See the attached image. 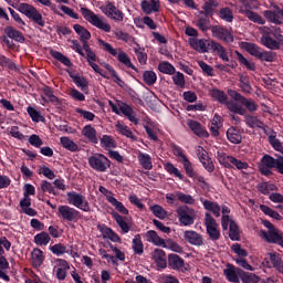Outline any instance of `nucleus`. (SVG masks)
<instances>
[{
    "mask_svg": "<svg viewBox=\"0 0 283 283\" xmlns=\"http://www.w3.org/2000/svg\"><path fill=\"white\" fill-rule=\"evenodd\" d=\"M27 112L31 118V120H33V123H41V120H45L44 117L41 116V112L36 111V108L29 106L27 108Z\"/></svg>",
    "mask_w": 283,
    "mask_h": 283,
    "instance_id": "nucleus-61",
    "label": "nucleus"
},
{
    "mask_svg": "<svg viewBox=\"0 0 283 283\" xmlns=\"http://www.w3.org/2000/svg\"><path fill=\"white\" fill-rule=\"evenodd\" d=\"M143 78L146 85H149V86L155 85L156 81H158V76L154 71H145L143 73Z\"/></svg>",
    "mask_w": 283,
    "mask_h": 283,
    "instance_id": "nucleus-59",
    "label": "nucleus"
},
{
    "mask_svg": "<svg viewBox=\"0 0 283 283\" xmlns=\"http://www.w3.org/2000/svg\"><path fill=\"white\" fill-rule=\"evenodd\" d=\"M83 136L93 143V145H98V137H96V128L92 127V125H86L82 129Z\"/></svg>",
    "mask_w": 283,
    "mask_h": 283,
    "instance_id": "nucleus-29",
    "label": "nucleus"
},
{
    "mask_svg": "<svg viewBox=\"0 0 283 283\" xmlns=\"http://www.w3.org/2000/svg\"><path fill=\"white\" fill-rule=\"evenodd\" d=\"M150 211L154 213V217L159 220H165V218H167V210L159 205L150 206Z\"/></svg>",
    "mask_w": 283,
    "mask_h": 283,
    "instance_id": "nucleus-58",
    "label": "nucleus"
},
{
    "mask_svg": "<svg viewBox=\"0 0 283 283\" xmlns=\"http://www.w3.org/2000/svg\"><path fill=\"white\" fill-rule=\"evenodd\" d=\"M168 266L172 269V271H180L185 266V259L178 254H169Z\"/></svg>",
    "mask_w": 283,
    "mask_h": 283,
    "instance_id": "nucleus-23",
    "label": "nucleus"
},
{
    "mask_svg": "<svg viewBox=\"0 0 283 283\" xmlns=\"http://www.w3.org/2000/svg\"><path fill=\"white\" fill-rule=\"evenodd\" d=\"M98 231L102 233L104 239L111 240V242H122L120 235H118V233H116L115 231H113L112 228L102 224V226H97Z\"/></svg>",
    "mask_w": 283,
    "mask_h": 283,
    "instance_id": "nucleus-21",
    "label": "nucleus"
},
{
    "mask_svg": "<svg viewBox=\"0 0 283 283\" xmlns=\"http://www.w3.org/2000/svg\"><path fill=\"white\" fill-rule=\"evenodd\" d=\"M261 43L268 50H280V45H283V35L279 32H264L261 36Z\"/></svg>",
    "mask_w": 283,
    "mask_h": 283,
    "instance_id": "nucleus-8",
    "label": "nucleus"
},
{
    "mask_svg": "<svg viewBox=\"0 0 283 283\" xmlns=\"http://www.w3.org/2000/svg\"><path fill=\"white\" fill-rule=\"evenodd\" d=\"M31 260L34 269H39L43 265L45 261V256L43 255V251L39 248L33 249L31 253Z\"/></svg>",
    "mask_w": 283,
    "mask_h": 283,
    "instance_id": "nucleus-27",
    "label": "nucleus"
},
{
    "mask_svg": "<svg viewBox=\"0 0 283 283\" xmlns=\"http://www.w3.org/2000/svg\"><path fill=\"white\" fill-rule=\"evenodd\" d=\"M205 227H206V233L209 235L210 240L212 242H218L220 240V226L218 224V221L211 216L210 212L205 213Z\"/></svg>",
    "mask_w": 283,
    "mask_h": 283,
    "instance_id": "nucleus-7",
    "label": "nucleus"
},
{
    "mask_svg": "<svg viewBox=\"0 0 283 283\" xmlns=\"http://www.w3.org/2000/svg\"><path fill=\"white\" fill-rule=\"evenodd\" d=\"M80 12L82 13V17L85 19V21L91 23V25H94V28H98V30H103L104 32H112V25H109V23L103 22V20H101V18H98L94 11L82 7Z\"/></svg>",
    "mask_w": 283,
    "mask_h": 283,
    "instance_id": "nucleus-5",
    "label": "nucleus"
},
{
    "mask_svg": "<svg viewBox=\"0 0 283 283\" xmlns=\"http://www.w3.org/2000/svg\"><path fill=\"white\" fill-rule=\"evenodd\" d=\"M187 125L189 129H191V132L195 134V136H198L199 138H209V133L207 129H205L200 122L190 119L187 122Z\"/></svg>",
    "mask_w": 283,
    "mask_h": 283,
    "instance_id": "nucleus-20",
    "label": "nucleus"
},
{
    "mask_svg": "<svg viewBox=\"0 0 283 283\" xmlns=\"http://www.w3.org/2000/svg\"><path fill=\"white\" fill-rule=\"evenodd\" d=\"M73 83L76 85V87H80V90H82V92L87 93V91L90 90V82H87V78H85L84 76H80L76 74H70Z\"/></svg>",
    "mask_w": 283,
    "mask_h": 283,
    "instance_id": "nucleus-28",
    "label": "nucleus"
},
{
    "mask_svg": "<svg viewBox=\"0 0 283 283\" xmlns=\"http://www.w3.org/2000/svg\"><path fill=\"white\" fill-rule=\"evenodd\" d=\"M195 25L201 32H209V30H211V32L213 31V25H211V18L207 15H199L195 22Z\"/></svg>",
    "mask_w": 283,
    "mask_h": 283,
    "instance_id": "nucleus-22",
    "label": "nucleus"
},
{
    "mask_svg": "<svg viewBox=\"0 0 283 283\" xmlns=\"http://www.w3.org/2000/svg\"><path fill=\"white\" fill-rule=\"evenodd\" d=\"M112 218L115 220V222H117L118 227L122 230V233H127L130 229L129 223H127V221H125V218H123V216H120L118 212L114 211L111 213Z\"/></svg>",
    "mask_w": 283,
    "mask_h": 283,
    "instance_id": "nucleus-32",
    "label": "nucleus"
},
{
    "mask_svg": "<svg viewBox=\"0 0 283 283\" xmlns=\"http://www.w3.org/2000/svg\"><path fill=\"white\" fill-rule=\"evenodd\" d=\"M73 29L76 32V34H78L81 42L90 41V39H92V33H90V31L85 29L83 25L74 24Z\"/></svg>",
    "mask_w": 283,
    "mask_h": 283,
    "instance_id": "nucleus-40",
    "label": "nucleus"
},
{
    "mask_svg": "<svg viewBox=\"0 0 283 283\" xmlns=\"http://www.w3.org/2000/svg\"><path fill=\"white\" fill-rule=\"evenodd\" d=\"M132 249L135 255H143L145 253V244H143V238L140 234H136L134 237Z\"/></svg>",
    "mask_w": 283,
    "mask_h": 283,
    "instance_id": "nucleus-31",
    "label": "nucleus"
},
{
    "mask_svg": "<svg viewBox=\"0 0 283 283\" xmlns=\"http://www.w3.org/2000/svg\"><path fill=\"white\" fill-rule=\"evenodd\" d=\"M101 147H103L104 149H112L116 147V143L114 142V138H112V136L103 135V137L101 138Z\"/></svg>",
    "mask_w": 283,
    "mask_h": 283,
    "instance_id": "nucleus-63",
    "label": "nucleus"
},
{
    "mask_svg": "<svg viewBox=\"0 0 283 283\" xmlns=\"http://www.w3.org/2000/svg\"><path fill=\"white\" fill-rule=\"evenodd\" d=\"M56 216L64 222H78L81 220V212L70 206H59Z\"/></svg>",
    "mask_w": 283,
    "mask_h": 283,
    "instance_id": "nucleus-10",
    "label": "nucleus"
},
{
    "mask_svg": "<svg viewBox=\"0 0 283 283\" xmlns=\"http://www.w3.org/2000/svg\"><path fill=\"white\" fill-rule=\"evenodd\" d=\"M4 34L9 38L12 39L13 41H17L18 43H25V36H23V33L14 27H7L4 28Z\"/></svg>",
    "mask_w": 283,
    "mask_h": 283,
    "instance_id": "nucleus-25",
    "label": "nucleus"
},
{
    "mask_svg": "<svg viewBox=\"0 0 283 283\" xmlns=\"http://www.w3.org/2000/svg\"><path fill=\"white\" fill-rule=\"evenodd\" d=\"M217 158L219 160V163L226 167V169H233V166L231 165V158H233V156H229L224 153H217Z\"/></svg>",
    "mask_w": 283,
    "mask_h": 283,
    "instance_id": "nucleus-55",
    "label": "nucleus"
},
{
    "mask_svg": "<svg viewBox=\"0 0 283 283\" xmlns=\"http://www.w3.org/2000/svg\"><path fill=\"white\" fill-rule=\"evenodd\" d=\"M107 201L109 202V205L115 207L116 211H118L123 216H129V210H127L125 205H123V202L118 201L115 197L107 196Z\"/></svg>",
    "mask_w": 283,
    "mask_h": 283,
    "instance_id": "nucleus-34",
    "label": "nucleus"
},
{
    "mask_svg": "<svg viewBox=\"0 0 283 283\" xmlns=\"http://www.w3.org/2000/svg\"><path fill=\"white\" fill-rule=\"evenodd\" d=\"M261 163L265 167H270L271 169H276L277 167V158H273L271 155H264L261 158Z\"/></svg>",
    "mask_w": 283,
    "mask_h": 283,
    "instance_id": "nucleus-62",
    "label": "nucleus"
},
{
    "mask_svg": "<svg viewBox=\"0 0 283 283\" xmlns=\"http://www.w3.org/2000/svg\"><path fill=\"white\" fill-rule=\"evenodd\" d=\"M50 55L53 59H55V61H60V63H62V65H65L66 67H72V61L70 60V57H67L63 53H61L56 50H51Z\"/></svg>",
    "mask_w": 283,
    "mask_h": 283,
    "instance_id": "nucleus-38",
    "label": "nucleus"
},
{
    "mask_svg": "<svg viewBox=\"0 0 283 283\" xmlns=\"http://www.w3.org/2000/svg\"><path fill=\"white\" fill-rule=\"evenodd\" d=\"M42 193H50L51 196H59V191L54 188L52 182L48 180H42L40 185Z\"/></svg>",
    "mask_w": 283,
    "mask_h": 283,
    "instance_id": "nucleus-51",
    "label": "nucleus"
},
{
    "mask_svg": "<svg viewBox=\"0 0 283 283\" xmlns=\"http://www.w3.org/2000/svg\"><path fill=\"white\" fill-rule=\"evenodd\" d=\"M201 202L206 211H210L211 213H213L214 218H220L221 207L218 202L207 199H201Z\"/></svg>",
    "mask_w": 283,
    "mask_h": 283,
    "instance_id": "nucleus-26",
    "label": "nucleus"
},
{
    "mask_svg": "<svg viewBox=\"0 0 283 283\" xmlns=\"http://www.w3.org/2000/svg\"><path fill=\"white\" fill-rule=\"evenodd\" d=\"M229 238L232 242H239L240 240V227H238V223L233 220L230 221Z\"/></svg>",
    "mask_w": 283,
    "mask_h": 283,
    "instance_id": "nucleus-41",
    "label": "nucleus"
},
{
    "mask_svg": "<svg viewBox=\"0 0 283 283\" xmlns=\"http://www.w3.org/2000/svg\"><path fill=\"white\" fill-rule=\"evenodd\" d=\"M158 70L161 74H168L169 76H174V74H176V67L169 62L159 63Z\"/></svg>",
    "mask_w": 283,
    "mask_h": 283,
    "instance_id": "nucleus-53",
    "label": "nucleus"
},
{
    "mask_svg": "<svg viewBox=\"0 0 283 283\" xmlns=\"http://www.w3.org/2000/svg\"><path fill=\"white\" fill-rule=\"evenodd\" d=\"M102 11L108 17V19H113L114 21H123L125 19V13L118 10L114 3L108 2Z\"/></svg>",
    "mask_w": 283,
    "mask_h": 283,
    "instance_id": "nucleus-18",
    "label": "nucleus"
},
{
    "mask_svg": "<svg viewBox=\"0 0 283 283\" xmlns=\"http://www.w3.org/2000/svg\"><path fill=\"white\" fill-rule=\"evenodd\" d=\"M245 17L252 21L253 23H258L259 25H264L266 23V20L262 18L259 13L253 12L252 10H245Z\"/></svg>",
    "mask_w": 283,
    "mask_h": 283,
    "instance_id": "nucleus-50",
    "label": "nucleus"
},
{
    "mask_svg": "<svg viewBox=\"0 0 283 283\" xmlns=\"http://www.w3.org/2000/svg\"><path fill=\"white\" fill-rule=\"evenodd\" d=\"M240 280L242 283H259L261 277L255 273L244 272L243 270Z\"/></svg>",
    "mask_w": 283,
    "mask_h": 283,
    "instance_id": "nucleus-52",
    "label": "nucleus"
},
{
    "mask_svg": "<svg viewBox=\"0 0 283 283\" xmlns=\"http://www.w3.org/2000/svg\"><path fill=\"white\" fill-rule=\"evenodd\" d=\"M258 189L260 193H263V196H269L271 191H277V186L271 182H263L258 186Z\"/></svg>",
    "mask_w": 283,
    "mask_h": 283,
    "instance_id": "nucleus-56",
    "label": "nucleus"
},
{
    "mask_svg": "<svg viewBox=\"0 0 283 283\" xmlns=\"http://www.w3.org/2000/svg\"><path fill=\"white\" fill-rule=\"evenodd\" d=\"M18 10L35 25H39V28H45V19L43 18V14L38 11L36 7L22 2L19 4Z\"/></svg>",
    "mask_w": 283,
    "mask_h": 283,
    "instance_id": "nucleus-2",
    "label": "nucleus"
},
{
    "mask_svg": "<svg viewBox=\"0 0 283 283\" xmlns=\"http://www.w3.org/2000/svg\"><path fill=\"white\" fill-rule=\"evenodd\" d=\"M234 54L237 55V59H238L240 65H243L250 72H255L256 66L253 62L248 61L247 57H244V55L242 53H240V51H235Z\"/></svg>",
    "mask_w": 283,
    "mask_h": 283,
    "instance_id": "nucleus-42",
    "label": "nucleus"
},
{
    "mask_svg": "<svg viewBox=\"0 0 283 283\" xmlns=\"http://www.w3.org/2000/svg\"><path fill=\"white\" fill-rule=\"evenodd\" d=\"M99 45L103 46L104 52H108V54H111L112 56H117V61H119V63H123V65H125L126 67H129L130 70H134L135 72L138 71V69H136L133 64H132V59H129V55H127V53H125V51L119 49V52L116 51V49H114V46H112V44L105 42L104 40L99 39L98 40Z\"/></svg>",
    "mask_w": 283,
    "mask_h": 283,
    "instance_id": "nucleus-3",
    "label": "nucleus"
},
{
    "mask_svg": "<svg viewBox=\"0 0 283 283\" xmlns=\"http://www.w3.org/2000/svg\"><path fill=\"white\" fill-rule=\"evenodd\" d=\"M115 127H116L118 134H120L122 136H126V138H132V139L135 138L134 132H132V128H129V126L117 123Z\"/></svg>",
    "mask_w": 283,
    "mask_h": 283,
    "instance_id": "nucleus-57",
    "label": "nucleus"
},
{
    "mask_svg": "<svg viewBox=\"0 0 283 283\" xmlns=\"http://www.w3.org/2000/svg\"><path fill=\"white\" fill-rule=\"evenodd\" d=\"M49 250L51 251V253H53V255H56L57 258H61V255H65V253H70V250H67V247H65V244L63 243H56L54 245H51Z\"/></svg>",
    "mask_w": 283,
    "mask_h": 283,
    "instance_id": "nucleus-47",
    "label": "nucleus"
},
{
    "mask_svg": "<svg viewBox=\"0 0 283 283\" xmlns=\"http://www.w3.org/2000/svg\"><path fill=\"white\" fill-rule=\"evenodd\" d=\"M138 160L143 169H146V171L154 169V164H151V156L149 154L139 153Z\"/></svg>",
    "mask_w": 283,
    "mask_h": 283,
    "instance_id": "nucleus-39",
    "label": "nucleus"
},
{
    "mask_svg": "<svg viewBox=\"0 0 283 283\" xmlns=\"http://www.w3.org/2000/svg\"><path fill=\"white\" fill-rule=\"evenodd\" d=\"M181 165L184 166L186 176H188V178H192V180H196L197 182L203 185L205 187L209 185L207 184V180H205V176L196 172V169H193V164L191 163V160H189V158L181 161Z\"/></svg>",
    "mask_w": 283,
    "mask_h": 283,
    "instance_id": "nucleus-14",
    "label": "nucleus"
},
{
    "mask_svg": "<svg viewBox=\"0 0 283 283\" xmlns=\"http://www.w3.org/2000/svg\"><path fill=\"white\" fill-rule=\"evenodd\" d=\"M50 240H52V238L50 237V233L45 231L35 234L33 238V242L38 247H48V244H50Z\"/></svg>",
    "mask_w": 283,
    "mask_h": 283,
    "instance_id": "nucleus-30",
    "label": "nucleus"
},
{
    "mask_svg": "<svg viewBox=\"0 0 283 283\" xmlns=\"http://www.w3.org/2000/svg\"><path fill=\"white\" fill-rule=\"evenodd\" d=\"M60 143L67 151H78V145L70 139V137H61Z\"/></svg>",
    "mask_w": 283,
    "mask_h": 283,
    "instance_id": "nucleus-48",
    "label": "nucleus"
},
{
    "mask_svg": "<svg viewBox=\"0 0 283 283\" xmlns=\"http://www.w3.org/2000/svg\"><path fill=\"white\" fill-rule=\"evenodd\" d=\"M184 238L192 247H202V244H205V239L202 238V234L193 230L185 231Z\"/></svg>",
    "mask_w": 283,
    "mask_h": 283,
    "instance_id": "nucleus-19",
    "label": "nucleus"
},
{
    "mask_svg": "<svg viewBox=\"0 0 283 283\" xmlns=\"http://www.w3.org/2000/svg\"><path fill=\"white\" fill-rule=\"evenodd\" d=\"M212 52H217L218 56L222 59L226 63H229V53L227 52V49L222 46V44L214 42Z\"/></svg>",
    "mask_w": 283,
    "mask_h": 283,
    "instance_id": "nucleus-46",
    "label": "nucleus"
},
{
    "mask_svg": "<svg viewBox=\"0 0 283 283\" xmlns=\"http://www.w3.org/2000/svg\"><path fill=\"white\" fill-rule=\"evenodd\" d=\"M226 106L228 107L229 112H232V114H239V116H244L247 114V109L242 107V105L238 104V102L228 101Z\"/></svg>",
    "mask_w": 283,
    "mask_h": 283,
    "instance_id": "nucleus-36",
    "label": "nucleus"
},
{
    "mask_svg": "<svg viewBox=\"0 0 283 283\" xmlns=\"http://www.w3.org/2000/svg\"><path fill=\"white\" fill-rule=\"evenodd\" d=\"M219 17L227 23H233V11L229 7L221 8L219 10Z\"/></svg>",
    "mask_w": 283,
    "mask_h": 283,
    "instance_id": "nucleus-54",
    "label": "nucleus"
},
{
    "mask_svg": "<svg viewBox=\"0 0 283 283\" xmlns=\"http://www.w3.org/2000/svg\"><path fill=\"white\" fill-rule=\"evenodd\" d=\"M243 270L237 268L235 265L228 263L226 270H223V275L227 277L228 282L240 283Z\"/></svg>",
    "mask_w": 283,
    "mask_h": 283,
    "instance_id": "nucleus-16",
    "label": "nucleus"
},
{
    "mask_svg": "<svg viewBox=\"0 0 283 283\" xmlns=\"http://www.w3.org/2000/svg\"><path fill=\"white\" fill-rule=\"evenodd\" d=\"M142 8L146 14H151V12H158L160 10V6L156 0H151L150 2L147 0L142 1Z\"/></svg>",
    "mask_w": 283,
    "mask_h": 283,
    "instance_id": "nucleus-37",
    "label": "nucleus"
},
{
    "mask_svg": "<svg viewBox=\"0 0 283 283\" xmlns=\"http://www.w3.org/2000/svg\"><path fill=\"white\" fill-rule=\"evenodd\" d=\"M239 87L244 92V94H251L253 87L251 86V82L249 81L248 75H239Z\"/></svg>",
    "mask_w": 283,
    "mask_h": 283,
    "instance_id": "nucleus-45",
    "label": "nucleus"
},
{
    "mask_svg": "<svg viewBox=\"0 0 283 283\" xmlns=\"http://www.w3.org/2000/svg\"><path fill=\"white\" fill-rule=\"evenodd\" d=\"M66 196L69 205H73V207H76V209L85 212H90L92 210V208L90 207V202L85 200V196L76 191L67 192Z\"/></svg>",
    "mask_w": 283,
    "mask_h": 283,
    "instance_id": "nucleus-12",
    "label": "nucleus"
},
{
    "mask_svg": "<svg viewBox=\"0 0 283 283\" xmlns=\"http://www.w3.org/2000/svg\"><path fill=\"white\" fill-rule=\"evenodd\" d=\"M260 209L265 216H269L270 218H273L274 220H282V217L279 214V212L273 210L271 207L261 205Z\"/></svg>",
    "mask_w": 283,
    "mask_h": 283,
    "instance_id": "nucleus-60",
    "label": "nucleus"
},
{
    "mask_svg": "<svg viewBox=\"0 0 283 283\" xmlns=\"http://www.w3.org/2000/svg\"><path fill=\"white\" fill-rule=\"evenodd\" d=\"M163 249H169L170 251H174L175 253H184V249L178 242L168 239L164 241V244L161 245Z\"/></svg>",
    "mask_w": 283,
    "mask_h": 283,
    "instance_id": "nucleus-44",
    "label": "nucleus"
},
{
    "mask_svg": "<svg viewBox=\"0 0 283 283\" xmlns=\"http://www.w3.org/2000/svg\"><path fill=\"white\" fill-rule=\"evenodd\" d=\"M245 124L251 129H255V127L258 129H264V122L260 120V118H258V116H253V115L245 116Z\"/></svg>",
    "mask_w": 283,
    "mask_h": 283,
    "instance_id": "nucleus-35",
    "label": "nucleus"
},
{
    "mask_svg": "<svg viewBox=\"0 0 283 283\" xmlns=\"http://www.w3.org/2000/svg\"><path fill=\"white\" fill-rule=\"evenodd\" d=\"M179 202L184 205H196V199L191 195H185V192H177Z\"/></svg>",
    "mask_w": 283,
    "mask_h": 283,
    "instance_id": "nucleus-64",
    "label": "nucleus"
},
{
    "mask_svg": "<svg viewBox=\"0 0 283 283\" xmlns=\"http://www.w3.org/2000/svg\"><path fill=\"white\" fill-rule=\"evenodd\" d=\"M177 218L184 227H191L196 222V210L189 206H180L177 208Z\"/></svg>",
    "mask_w": 283,
    "mask_h": 283,
    "instance_id": "nucleus-9",
    "label": "nucleus"
},
{
    "mask_svg": "<svg viewBox=\"0 0 283 283\" xmlns=\"http://www.w3.org/2000/svg\"><path fill=\"white\" fill-rule=\"evenodd\" d=\"M164 169L170 176H175V178H179V180H185V175H182L180 170L176 166H174V164L169 161L164 164Z\"/></svg>",
    "mask_w": 283,
    "mask_h": 283,
    "instance_id": "nucleus-43",
    "label": "nucleus"
},
{
    "mask_svg": "<svg viewBox=\"0 0 283 283\" xmlns=\"http://www.w3.org/2000/svg\"><path fill=\"white\" fill-rule=\"evenodd\" d=\"M88 165L94 171L105 174L112 167V161L103 154H95L88 157Z\"/></svg>",
    "mask_w": 283,
    "mask_h": 283,
    "instance_id": "nucleus-6",
    "label": "nucleus"
},
{
    "mask_svg": "<svg viewBox=\"0 0 283 283\" xmlns=\"http://www.w3.org/2000/svg\"><path fill=\"white\" fill-rule=\"evenodd\" d=\"M144 238L146 242H150L155 247H163L165 244V239L160 238V235H158V232H156L155 230H148L144 234Z\"/></svg>",
    "mask_w": 283,
    "mask_h": 283,
    "instance_id": "nucleus-24",
    "label": "nucleus"
},
{
    "mask_svg": "<svg viewBox=\"0 0 283 283\" xmlns=\"http://www.w3.org/2000/svg\"><path fill=\"white\" fill-rule=\"evenodd\" d=\"M245 52H249L251 56L259 59V61H265V63H275L277 61V53L273 51H264L255 43L247 42L244 44Z\"/></svg>",
    "mask_w": 283,
    "mask_h": 283,
    "instance_id": "nucleus-1",
    "label": "nucleus"
},
{
    "mask_svg": "<svg viewBox=\"0 0 283 283\" xmlns=\"http://www.w3.org/2000/svg\"><path fill=\"white\" fill-rule=\"evenodd\" d=\"M227 138L233 145H240V143H242V135H240V130H238L235 127H230L227 130Z\"/></svg>",
    "mask_w": 283,
    "mask_h": 283,
    "instance_id": "nucleus-33",
    "label": "nucleus"
},
{
    "mask_svg": "<svg viewBox=\"0 0 283 283\" xmlns=\"http://www.w3.org/2000/svg\"><path fill=\"white\" fill-rule=\"evenodd\" d=\"M188 43L192 50L199 52V54H205L207 52L213 51V44L216 41L213 40H206V39H198V38H190Z\"/></svg>",
    "mask_w": 283,
    "mask_h": 283,
    "instance_id": "nucleus-11",
    "label": "nucleus"
},
{
    "mask_svg": "<svg viewBox=\"0 0 283 283\" xmlns=\"http://www.w3.org/2000/svg\"><path fill=\"white\" fill-rule=\"evenodd\" d=\"M108 105L114 114H117V116H120L123 114L126 118H128L130 123H134V125H138V118L136 117V115H134V108L132 107V105L125 102H118L117 106L113 101H108Z\"/></svg>",
    "mask_w": 283,
    "mask_h": 283,
    "instance_id": "nucleus-4",
    "label": "nucleus"
},
{
    "mask_svg": "<svg viewBox=\"0 0 283 283\" xmlns=\"http://www.w3.org/2000/svg\"><path fill=\"white\" fill-rule=\"evenodd\" d=\"M261 238H263L268 244H277V247L283 249V237L277 228L271 231L261 230Z\"/></svg>",
    "mask_w": 283,
    "mask_h": 283,
    "instance_id": "nucleus-13",
    "label": "nucleus"
},
{
    "mask_svg": "<svg viewBox=\"0 0 283 283\" xmlns=\"http://www.w3.org/2000/svg\"><path fill=\"white\" fill-rule=\"evenodd\" d=\"M211 33L214 39H218L219 41H224V43H233V41H235V39L233 38V33H231L229 29L221 25H213Z\"/></svg>",
    "mask_w": 283,
    "mask_h": 283,
    "instance_id": "nucleus-15",
    "label": "nucleus"
},
{
    "mask_svg": "<svg viewBox=\"0 0 283 283\" xmlns=\"http://www.w3.org/2000/svg\"><path fill=\"white\" fill-rule=\"evenodd\" d=\"M210 95L212 98H214V101L221 103V105H227V102L229 101V97L224 94V92L218 88H213Z\"/></svg>",
    "mask_w": 283,
    "mask_h": 283,
    "instance_id": "nucleus-49",
    "label": "nucleus"
},
{
    "mask_svg": "<svg viewBox=\"0 0 283 283\" xmlns=\"http://www.w3.org/2000/svg\"><path fill=\"white\" fill-rule=\"evenodd\" d=\"M276 11L265 10L263 12L264 19L269 21V23H274L275 25H282L283 23V8L279 6H274Z\"/></svg>",
    "mask_w": 283,
    "mask_h": 283,
    "instance_id": "nucleus-17",
    "label": "nucleus"
}]
</instances>
